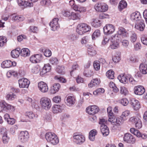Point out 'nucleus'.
I'll list each match as a JSON object with an SVG mask.
<instances>
[{
	"mask_svg": "<svg viewBox=\"0 0 147 147\" xmlns=\"http://www.w3.org/2000/svg\"><path fill=\"white\" fill-rule=\"evenodd\" d=\"M45 138L48 142L53 145L57 144L59 142V140L57 136L51 132L47 133L45 134Z\"/></svg>",
	"mask_w": 147,
	"mask_h": 147,
	"instance_id": "obj_1",
	"label": "nucleus"
},
{
	"mask_svg": "<svg viewBox=\"0 0 147 147\" xmlns=\"http://www.w3.org/2000/svg\"><path fill=\"white\" fill-rule=\"evenodd\" d=\"M91 29L90 26L88 25L85 23H80L77 25L76 31L78 34L81 35L90 31Z\"/></svg>",
	"mask_w": 147,
	"mask_h": 147,
	"instance_id": "obj_2",
	"label": "nucleus"
},
{
	"mask_svg": "<svg viewBox=\"0 0 147 147\" xmlns=\"http://www.w3.org/2000/svg\"><path fill=\"white\" fill-rule=\"evenodd\" d=\"M40 103L42 108L46 110L49 109L52 105L51 100L47 97L41 98L40 100Z\"/></svg>",
	"mask_w": 147,
	"mask_h": 147,
	"instance_id": "obj_3",
	"label": "nucleus"
},
{
	"mask_svg": "<svg viewBox=\"0 0 147 147\" xmlns=\"http://www.w3.org/2000/svg\"><path fill=\"white\" fill-rule=\"evenodd\" d=\"M112 110V108L110 107H109L107 109V111L109 117L108 121L109 122H111L112 124L115 125H117V124H119L120 123V121H121V120L119 119H118L117 120L116 119V117L113 115V113Z\"/></svg>",
	"mask_w": 147,
	"mask_h": 147,
	"instance_id": "obj_4",
	"label": "nucleus"
},
{
	"mask_svg": "<svg viewBox=\"0 0 147 147\" xmlns=\"http://www.w3.org/2000/svg\"><path fill=\"white\" fill-rule=\"evenodd\" d=\"M94 8L97 11L99 12H105L108 9V6L105 3H99L95 5Z\"/></svg>",
	"mask_w": 147,
	"mask_h": 147,
	"instance_id": "obj_5",
	"label": "nucleus"
},
{
	"mask_svg": "<svg viewBox=\"0 0 147 147\" xmlns=\"http://www.w3.org/2000/svg\"><path fill=\"white\" fill-rule=\"evenodd\" d=\"M73 138L74 142L77 144H81L85 141L84 136L77 133H75L74 134Z\"/></svg>",
	"mask_w": 147,
	"mask_h": 147,
	"instance_id": "obj_6",
	"label": "nucleus"
},
{
	"mask_svg": "<svg viewBox=\"0 0 147 147\" xmlns=\"http://www.w3.org/2000/svg\"><path fill=\"white\" fill-rule=\"evenodd\" d=\"M86 112L89 115H94L99 111V107L95 105L90 106L86 109Z\"/></svg>",
	"mask_w": 147,
	"mask_h": 147,
	"instance_id": "obj_7",
	"label": "nucleus"
},
{
	"mask_svg": "<svg viewBox=\"0 0 147 147\" xmlns=\"http://www.w3.org/2000/svg\"><path fill=\"white\" fill-rule=\"evenodd\" d=\"M123 140L125 142L131 144H134L136 141L135 138L129 133H127L124 134Z\"/></svg>",
	"mask_w": 147,
	"mask_h": 147,
	"instance_id": "obj_8",
	"label": "nucleus"
},
{
	"mask_svg": "<svg viewBox=\"0 0 147 147\" xmlns=\"http://www.w3.org/2000/svg\"><path fill=\"white\" fill-rule=\"evenodd\" d=\"M115 29V26L110 24H107L104 27V32L105 34H109L113 33Z\"/></svg>",
	"mask_w": 147,
	"mask_h": 147,
	"instance_id": "obj_9",
	"label": "nucleus"
},
{
	"mask_svg": "<svg viewBox=\"0 0 147 147\" xmlns=\"http://www.w3.org/2000/svg\"><path fill=\"white\" fill-rule=\"evenodd\" d=\"M29 138V134L27 131H21L19 134L18 139L21 142L24 143Z\"/></svg>",
	"mask_w": 147,
	"mask_h": 147,
	"instance_id": "obj_10",
	"label": "nucleus"
},
{
	"mask_svg": "<svg viewBox=\"0 0 147 147\" xmlns=\"http://www.w3.org/2000/svg\"><path fill=\"white\" fill-rule=\"evenodd\" d=\"M59 19L57 18H54L49 24L51 28V30L54 31L56 30L59 28V26L58 23Z\"/></svg>",
	"mask_w": 147,
	"mask_h": 147,
	"instance_id": "obj_11",
	"label": "nucleus"
},
{
	"mask_svg": "<svg viewBox=\"0 0 147 147\" xmlns=\"http://www.w3.org/2000/svg\"><path fill=\"white\" fill-rule=\"evenodd\" d=\"M129 103L132 108L135 111L138 110L140 107L139 101L135 98L131 99Z\"/></svg>",
	"mask_w": 147,
	"mask_h": 147,
	"instance_id": "obj_12",
	"label": "nucleus"
},
{
	"mask_svg": "<svg viewBox=\"0 0 147 147\" xmlns=\"http://www.w3.org/2000/svg\"><path fill=\"white\" fill-rule=\"evenodd\" d=\"M130 114V111L126 110L123 112L122 115H121L120 118H116V119L118 120V119H120L121 121H120V123L119 124H117V125H115L118 126L121 123H122L124 121H125L127 119L128 116Z\"/></svg>",
	"mask_w": 147,
	"mask_h": 147,
	"instance_id": "obj_13",
	"label": "nucleus"
},
{
	"mask_svg": "<svg viewBox=\"0 0 147 147\" xmlns=\"http://www.w3.org/2000/svg\"><path fill=\"white\" fill-rule=\"evenodd\" d=\"M19 86L21 88H28L30 84L29 81L27 79L22 78L18 80Z\"/></svg>",
	"mask_w": 147,
	"mask_h": 147,
	"instance_id": "obj_14",
	"label": "nucleus"
},
{
	"mask_svg": "<svg viewBox=\"0 0 147 147\" xmlns=\"http://www.w3.org/2000/svg\"><path fill=\"white\" fill-rule=\"evenodd\" d=\"M42 59V55L41 54H37L32 56L30 59V61L33 63L40 62Z\"/></svg>",
	"mask_w": 147,
	"mask_h": 147,
	"instance_id": "obj_15",
	"label": "nucleus"
},
{
	"mask_svg": "<svg viewBox=\"0 0 147 147\" xmlns=\"http://www.w3.org/2000/svg\"><path fill=\"white\" fill-rule=\"evenodd\" d=\"M0 107L3 109L5 110H10L11 111H13L14 110L13 106L7 104L4 101L0 102Z\"/></svg>",
	"mask_w": 147,
	"mask_h": 147,
	"instance_id": "obj_16",
	"label": "nucleus"
},
{
	"mask_svg": "<svg viewBox=\"0 0 147 147\" xmlns=\"http://www.w3.org/2000/svg\"><path fill=\"white\" fill-rule=\"evenodd\" d=\"M38 87L39 90L42 92L46 93L48 90V87L47 84L44 82H39Z\"/></svg>",
	"mask_w": 147,
	"mask_h": 147,
	"instance_id": "obj_17",
	"label": "nucleus"
},
{
	"mask_svg": "<svg viewBox=\"0 0 147 147\" xmlns=\"http://www.w3.org/2000/svg\"><path fill=\"white\" fill-rule=\"evenodd\" d=\"M134 91L136 94L141 95L144 93L145 89L143 86L139 85L134 87Z\"/></svg>",
	"mask_w": 147,
	"mask_h": 147,
	"instance_id": "obj_18",
	"label": "nucleus"
},
{
	"mask_svg": "<svg viewBox=\"0 0 147 147\" xmlns=\"http://www.w3.org/2000/svg\"><path fill=\"white\" fill-rule=\"evenodd\" d=\"M18 5L20 6H23L25 7H33V4L32 2L29 1H26L25 0H17Z\"/></svg>",
	"mask_w": 147,
	"mask_h": 147,
	"instance_id": "obj_19",
	"label": "nucleus"
},
{
	"mask_svg": "<svg viewBox=\"0 0 147 147\" xmlns=\"http://www.w3.org/2000/svg\"><path fill=\"white\" fill-rule=\"evenodd\" d=\"M64 106L59 105H55L52 107V112L54 113H57L61 112L64 108Z\"/></svg>",
	"mask_w": 147,
	"mask_h": 147,
	"instance_id": "obj_20",
	"label": "nucleus"
},
{
	"mask_svg": "<svg viewBox=\"0 0 147 147\" xmlns=\"http://www.w3.org/2000/svg\"><path fill=\"white\" fill-rule=\"evenodd\" d=\"M130 19L134 22L140 21L141 16L140 12H136L131 13L130 15Z\"/></svg>",
	"mask_w": 147,
	"mask_h": 147,
	"instance_id": "obj_21",
	"label": "nucleus"
},
{
	"mask_svg": "<svg viewBox=\"0 0 147 147\" xmlns=\"http://www.w3.org/2000/svg\"><path fill=\"white\" fill-rule=\"evenodd\" d=\"M118 29L117 32L121 37V36L124 38L127 37L129 32H127L125 29L122 27H119Z\"/></svg>",
	"mask_w": 147,
	"mask_h": 147,
	"instance_id": "obj_22",
	"label": "nucleus"
},
{
	"mask_svg": "<svg viewBox=\"0 0 147 147\" xmlns=\"http://www.w3.org/2000/svg\"><path fill=\"white\" fill-rule=\"evenodd\" d=\"M51 69V67L49 64H47L44 65L42 71L40 72V75L43 76L47 72H49Z\"/></svg>",
	"mask_w": 147,
	"mask_h": 147,
	"instance_id": "obj_23",
	"label": "nucleus"
},
{
	"mask_svg": "<svg viewBox=\"0 0 147 147\" xmlns=\"http://www.w3.org/2000/svg\"><path fill=\"white\" fill-rule=\"evenodd\" d=\"M65 102L67 105L69 106L73 105L75 102V98L74 97L69 96L66 97Z\"/></svg>",
	"mask_w": 147,
	"mask_h": 147,
	"instance_id": "obj_24",
	"label": "nucleus"
},
{
	"mask_svg": "<svg viewBox=\"0 0 147 147\" xmlns=\"http://www.w3.org/2000/svg\"><path fill=\"white\" fill-rule=\"evenodd\" d=\"M128 75L121 74L118 76L117 78L121 82L125 84L128 82Z\"/></svg>",
	"mask_w": 147,
	"mask_h": 147,
	"instance_id": "obj_25",
	"label": "nucleus"
},
{
	"mask_svg": "<svg viewBox=\"0 0 147 147\" xmlns=\"http://www.w3.org/2000/svg\"><path fill=\"white\" fill-rule=\"evenodd\" d=\"M127 37L129 38L130 40L133 43L135 42L137 39L136 34L135 32L132 31L129 32Z\"/></svg>",
	"mask_w": 147,
	"mask_h": 147,
	"instance_id": "obj_26",
	"label": "nucleus"
},
{
	"mask_svg": "<svg viewBox=\"0 0 147 147\" xmlns=\"http://www.w3.org/2000/svg\"><path fill=\"white\" fill-rule=\"evenodd\" d=\"M145 27V25L143 21H140L135 24V28L136 29L140 31H143Z\"/></svg>",
	"mask_w": 147,
	"mask_h": 147,
	"instance_id": "obj_27",
	"label": "nucleus"
},
{
	"mask_svg": "<svg viewBox=\"0 0 147 147\" xmlns=\"http://www.w3.org/2000/svg\"><path fill=\"white\" fill-rule=\"evenodd\" d=\"M100 82L99 79L97 78L93 79L88 84V86L89 88H92L93 86H97L99 85Z\"/></svg>",
	"mask_w": 147,
	"mask_h": 147,
	"instance_id": "obj_28",
	"label": "nucleus"
},
{
	"mask_svg": "<svg viewBox=\"0 0 147 147\" xmlns=\"http://www.w3.org/2000/svg\"><path fill=\"white\" fill-rule=\"evenodd\" d=\"M60 88V85L59 83L54 84L51 87L50 93L52 94H54L58 92Z\"/></svg>",
	"mask_w": 147,
	"mask_h": 147,
	"instance_id": "obj_29",
	"label": "nucleus"
},
{
	"mask_svg": "<svg viewBox=\"0 0 147 147\" xmlns=\"http://www.w3.org/2000/svg\"><path fill=\"white\" fill-rule=\"evenodd\" d=\"M100 131L104 136H107L109 133V129L106 125L100 126Z\"/></svg>",
	"mask_w": 147,
	"mask_h": 147,
	"instance_id": "obj_30",
	"label": "nucleus"
},
{
	"mask_svg": "<svg viewBox=\"0 0 147 147\" xmlns=\"http://www.w3.org/2000/svg\"><path fill=\"white\" fill-rule=\"evenodd\" d=\"M141 72L144 74H147V65L144 63L141 64L139 66Z\"/></svg>",
	"mask_w": 147,
	"mask_h": 147,
	"instance_id": "obj_31",
	"label": "nucleus"
},
{
	"mask_svg": "<svg viewBox=\"0 0 147 147\" xmlns=\"http://www.w3.org/2000/svg\"><path fill=\"white\" fill-rule=\"evenodd\" d=\"M97 134V131L95 129L91 130L89 134V138L91 141H94L95 140V136Z\"/></svg>",
	"mask_w": 147,
	"mask_h": 147,
	"instance_id": "obj_32",
	"label": "nucleus"
},
{
	"mask_svg": "<svg viewBox=\"0 0 147 147\" xmlns=\"http://www.w3.org/2000/svg\"><path fill=\"white\" fill-rule=\"evenodd\" d=\"M11 61L6 60L3 61L1 64V67L3 68H8L11 67Z\"/></svg>",
	"mask_w": 147,
	"mask_h": 147,
	"instance_id": "obj_33",
	"label": "nucleus"
},
{
	"mask_svg": "<svg viewBox=\"0 0 147 147\" xmlns=\"http://www.w3.org/2000/svg\"><path fill=\"white\" fill-rule=\"evenodd\" d=\"M30 54V51L27 48H24L22 49L20 52V54L21 56L26 57L29 56Z\"/></svg>",
	"mask_w": 147,
	"mask_h": 147,
	"instance_id": "obj_34",
	"label": "nucleus"
},
{
	"mask_svg": "<svg viewBox=\"0 0 147 147\" xmlns=\"http://www.w3.org/2000/svg\"><path fill=\"white\" fill-rule=\"evenodd\" d=\"M20 49L18 48L12 51L11 52V57L14 58L18 57L20 54Z\"/></svg>",
	"mask_w": 147,
	"mask_h": 147,
	"instance_id": "obj_35",
	"label": "nucleus"
},
{
	"mask_svg": "<svg viewBox=\"0 0 147 147\" xmlns=\"http://www.w3.org/2000/svg\"><path fill=\"white\" fill-rule=\"evenodd\" d=\"M121 59V54L120 53H116L113 57L112 60L115 63L118 62Z\"/></svg>",
	"mask_w": 147,
	"mask_h": 147,
	"instance_id": "obj_36",
	"label": "nucleus"
},
{
	"mask_svg": "<svg viewBox=\"0 0 147 147\" xmlns=\"http://www.w3.org/2000/svg\"><path fill=\"white\" fill-rule=\"evenodd\" d=\"M68 38L71 42H75L79 38V36L75 34H72L69 35L67 37Z\"/></svg>",
	"mask_w": 147,
	"mask_h": 147,
	"instance_id": "obj_37",
	"label": "nucleus"
},
{
	"mask_svg": "<svg viewBox=\"0 0 147 147\" xmlns=\"http://www.w3.org/2000/svg\"><path fill=\"white\" fill-rule=\"evenodd\" d=\"M106 76L109 79H113L114 78V71L111 69L108 71L106 72Z\"/></svg>",
	"mask_w": 147,
	"mask_h": 147,
	"instance_id": "obj_38",
	"label": "nucleus"
},
{
	"mask_svg": "<svg viewBox=\"0 0 147 147\" xmlns=\"http://www.w3.org/2000/svg\"><path fill=\"white\" fill-rule=\"evenodd\" d=\"M127 5L126 2L123 0L121 1L119 4L118 8L120 11H121L123 9L126 8Z\"/></svg>",
	"mask_w": 147,
	"mask_h": 147,
	"instance_id": "obj_39",
	"label": "nucleus"
},
{
	"mask_svg": "<svg viewBox=\"0 0 147 147\" xmlns=\"http://www.w3.org/2000/svg\"><path fill=\"white\" fill-rule=\"evenodd\" d=\"M121 39V37L118 33L113 35L111 37V41H117L119 42Z\"/></svg>",
	"mask_w": 147,
	"mask_h": 147,
	"instance_id": "obj_40",
	"label": "nucleus"
},
{
	"mask_svg": "<svg viewBox=\"0 0 147 147\" xmlns=\"http://www.w3.org/2000/svg\"><path fill=\"white\" fill-rule=\"evenodd\" d=\"M40 70V67L39 65H37L32 67L31 69V71L32 73L37 74L39 72Z\"/></svg>",
	"mask_w": 147,
	"mask_h": 147,
	"instance_id": "obj_41",
	"label": "nucleus"
},
{
	"mask_svg": "<svg viewBox=\"0 0 147 147\" xmlns=\"http://www.w3.org/2000/svg\"><path fill=\"white\" fill-rule=\"evenodd\" d=\"M16 97L15 94L12 92H10L7 94L6 98V99L8 100H12L14 99Z\"/></svg>",
	"mask_w": 147,
	"mask_h": 147,
	"instance_id": "obj_42",
	"label": "nucleus"
},
{
	"mask_svg": "<svg viewBox=\"0 0 147 147\" xmlns=\"http://www.w3.org/2000/svg\"><path fill=\"white\" fill-rule=\"evenodd\" d=\"M80 15L78 13L71 12L70 18L73 20H78L80 19Z\"/></svg>",
	"mask_w": 147,
	"mask_h": 147,
	"instance_id": "obj_43",
	"label": "nucleus"
},
{
	"mask_svg": "<svg viewBox=\"0 0 147 147\" xmlns=\"http://www.w3.org/2000/svg\"><path fill=\"white\" fill-rule=\"evenodd\" d=\"M101 25L100 20L97 19L94 20L93 21L92 23V26L95 28H97L100 26Z\"/></svg>",
	"mask_w": 147,
	"mask_h": 147,
	"instance_id": "obj_44",
	"label": "nucleus"
},
{
	"mask_svg": "<svg viewBox=\"0 0 147 147\" xmlns=\"http://www.w3.org/2000/svg\"><path fill=\"white\" fill-rule=\"evenodd\" d=\"M141 117L140 116L138 115V116H134L131 117L129 119L130 121L135 124L137 121L140 120Z\"/></svg>",
	"mask_w": 147,
	"mask_h": 147,
	"instance_id": "obj_45",
	"label": "nucleus"
},
{
	"mask_svg": "<svg viewBox=\"0 0 147 147\" xmlns=\"http://www.w3.org/2000/svg\"><path fill=\"white\" fill-rule=\"evenodd\" d=\"M105 92L104 89L103 88H98L94 91L93 94L94 95L97 96L100 94Z\"/></svg>",
	"mask_w": 147,
	"mask_h": 147,
	"instance_id": "obj_46",
	"label": "nucleus"
},
{
	"mask_svg": "<svg viewBox=\"0 0 147 147\" xmlns=\"http://www.w3.org/2000/svg\"><path fill=\"white\" fill-rule=\"evenodd\" d=\"M56 71L60 74H64L65 73L64 67L63 66H59L57 68Z\"/></svg>",
	"mask_w": 147,
	"mask_h": 147,
	"instance_id": "obj_47",
	"label": "nucleus"
},
{
	"mask_svg": "<svg viewBox=\"0 0 147 147\" xmlns=\"http://www.w3.org/2000/svg\"><path fill=\"white\" fill-rule=\"evenodd\" d=\"M90 37L87 36L83 37L81 40V43L82 45H85L89 42Z\"/></svg>",
	"mask_w": 147,
	"mask_h": 147,
	"instance_id": "obj_48",
	"label": "nucleus"
},
{
	"mask_svg": "<svg viewBox=\"0 0 147 147\" xmlns=\"http://www.w3.org/2000/svg\"><path fill=\"white\" fill-rule=\"evenodd\" d=\"M100 31L99 30H96L93 33L92 37V40H95L96 38L99 37L100 35Z\"/></svg>",
	"mask_w": 147,
	"mask_h": 147,
	"instance_id": "obj_49",
	"label": "nucleus"
},
{
	"mask_svg": "<svg viewBox=\"0 0 147 147\" xmlns=\"http://www.w3.org/2000/svg\"><path fill=\"white\" fill-rule=\"evenodd\" d=\"M25 116L30 119H33L35 117H37L38 116L37 115H35L34 113L31 111L27 112L25 113Z\"/></svg>",
	"mask_w": 147,
	"mask_h": 147,
	"instance_id": "obj_50",
	"label": "nucleus"
},
{
	"mask_svg": "<svg viewBox=\"0 0 147 147\" xmlns=\"http://www.w3.org/2000/svg\"><path fill=\"white\" fill-rule=\"evenodd\" d=\"M93 66L95 69L96 71L99 70L100 67V63L99 61H96L93 63Z\"/></svg>",
	"mask_w": 147,
	"mask_h": 147,
	"instance_id": "obj_51",
	"label": "nucleus"
},
{
	"mask_svg": "<svg viewBox=\"0 0 147 147\" xmlns=\"http://www.w3.org/2000/svg\"><path fill=\"white\" fill-rule=\"evenodd\" d=\"M83 74L86 77H90L93 75V72L90 70L87 71L86 70L84 69Z\"/></svg>",
	"mask_w": 147,
	"mask_h": 147,
	"instance_id": "obj_52",
	"label": "nucleus"
},
{
	"mask_svg": "<svg viewBox=\"0 0 147 147\" xmlns=\"http://www.w3.org/2000/svg\"><path fill=\"white\" fill-rule=\"evenodd\" d=\"M112 44L110 47L112 49H115L119 47V42L117 41H111Z\"/></svg>",
	"mask_w": 147,
	"mask_h": 147,
	"instance_id": "obj_53",
	"label": "nucleus"
},
{
	"mask_svg": "<svg viewBox=\"0 0 147 147\" xmlns=\"http://www.w3.org/2000/svg\"><path fill=\"white\" fill-rule=\"evenodd\" d=\"M6 38L4 36H0V47H2L4 45L6 42Z\"/></svg>",
	"mask_w": 147,
	"mask_h": 147,
	"instance_id": "obj_54",
	"label": "nucleus"
},
{
	"mask_svg": "<svg viewBox=\"0 0 147 147\" xmlns=\"http://www.w3.org/2000/svg\"><path fill=\"white\" fill-rule=\"evenodd\" d=\"M50 62L51 64L56 65L58 63V61L57 59L55 57H52L50 59Z\"/></svg>",
	"mask_w": 147,
	"mask_h": 147,
	"instance_id": "obj_55",
	"label": "nucleus"
},
{
	"mask_svg": "<svg viewBox=\"0 0 147 147\" xmlns=\"http://www.w3.org/2000/svg\"><path fill=\"white\" fill-rule=\"evenodd\" d=\"M128 80L129 82L133 84H137V82L135 80L134 78L131 76L129 75H128Z\"/></svg>",
	"mask_w": 147,
	"mask_h": 147,
	"instance_id": "obj_56",
	"label": "nucleus"
},
{
	"mask_svg": "<svg viewBox=\"0 0 147 147\" xmlns=\"http://www.w3.org/2000/svg\"><path fill=\"white\" fill-rule=\"evenodd\" d=\"M43 52L44 55L46 57H49L51 55V51L49 49H45Z\"/></svg>",
	"mask_w": 147,
	"mask_h": 147,
	"instance_id": "obj_57",
	"label": "nucleus"
},
{
	"mask_svg": "<svg viewBox=\"0 0 147 147\" xmlns=\"http://www.w3.org/2000/svg\"><path fill=\"white\" fill-rule=\"evenodd\" d=\"M120 92L121 94L125 95L127 94L128 91L126 88L122 86L120 87Z\"/></svg>",
	"mask_w": 147,
	"mask_h": 147,
	"instance_id": "obj_58",
	"label": "nucleus"
},
{
	"mask_svg": "<svg viewBox=\"0 0 147 147\" xmlns=\"http://www.w3.org/2000/svg\"><path fill=\"white\" fill-rule=\"evenodd\" d=\"M88 53L89 55L91 56H93L96 55V52L93 48H89L88 49Z\"/></svg>",
	"mask_w": 147,
	"mask_h": 147,
	"instance_id": "obj_59",
	"label": "nucleus"
},
{
	"mask_svg": "<svg viewBox=\"0 0 147 147\" xmlns=\"http://www.w3.org/2000/svg\"><path fill=\"white\" fill-rule=\"evenodd\" d=\"M129 59L130 61L133 63L137 62L138 60V57L134 55L131 56Z\"/></svg>",
	"mask_w": 147,
	"mask_h": 147,
	"instance_id": "obj_60",
	"label": "nucleus"
},
{
	"mask_svg": "<svg viewBox=\"0 0 147 147\" xmlns=\"http://www.w3.org/2000/svg\"><path fill=\"white\" fill-rule=\"evenodd\" d=\"M120 102L123 105L126 106L128 104L129 101L127 98H123L121 100Z\"/></svg>",
	"mask_w": 147,
	"mask_h": 147,
	"instance_id": "obj_61",
	"label": "nucleus"
},
{
	"mask_svg": "<svg viewBox=\"0 0 147 147\" xmlns=\"http://www.w3.org/2000/svg\"><path fill=\"white\" fill-rule=\"evenodd\" d=\"M141 48V44L139 42L136 43L134 46V49L136 51L140 50Z\"/></svg>",
	"mask_w": 147,
	"mask_h": 147,
	"instance_id": "obj_62",
	"label": "nucleus"
},
{
	"mask_svg": "<svg viewBox=\"0 0 147 147\" xmlns=\"http://www.w3.org/2000/svg\"><path fill=\"white\" fill-rule=\"evenodd\" d=\"M2 140L4 143H7L9 140V138L7 136V134H4L2 137Z\"/></svg>",
	"mask_w": 147,
	"mask_h": 147,
	"instance_id": "obj_63",
	"label": "nucleus"
},
{
	"mask_svg": "<svg viewBox=\"0 0 147 147\" xmlns=\"http://www.w3.org/2000/svg\"><path fill=\"white\" fill-rule=\"evenodd\" d=\"M53 101L55 102L58 103L61 101V98L60 96H57L53 97Z\"/></svg>",
	"mask_w": 147,
	"mask_h": 147,
	"instance_id": "obj_64",
	"label": "nucleus"
}]
</instances>
